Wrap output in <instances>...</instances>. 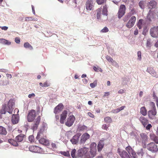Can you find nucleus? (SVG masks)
I'll return each instance as SVG.
<instances>
[{
  "mask_svg": "<svg viewBox=\"0 0 158 158\" xmlns=\"http://www.w3.org/2000/svg\"><path fill=\"white\" fill-rule=\"evenodd\" d=\"M130 17V15H129L128 14L124 17L123 18V20L124 22H126L128 20Z\"/></svg>",
  "mask_w": 158,
  "mask_h": 158,
  "instance_id": "obj_49",
  "label": "nucleus"
},
{
  "mask_svg": "<svg viewBox=\"0 0 158 158\" xmlns=\"http://www.w3.org/2000/svg\"><path fill=\"white\" fill-rule=\"evenodd\" d=\"M19 118L16 115L13 114L12 116L11 121L14 124L17 123L19 122Z\"/></svg>",
  "mask_w": 158,
  "mask_h": 158,
  "instance_id": "obj_26",
  "label": "nucleus"
},
{
  "mask_svg": "<svg viewBox=\"0 0 158 158\" xmlns=\"http://www.w3.org/2000/svg\"><path fill=\"white\" fill-rule=\"evenodd\" d=\"M24 47L26 48H29L30 50H32V47L28 42L25 43L24 44Z\"/></svg>",
  "mask_w": 158,
  "mask_h": 158,
  "instance_id": "obj_37",
  "label": "nucleus"
},
{
  "mask_svg": "<svg viewBox=\"0 0 158 158\" xmlns=\"http://www.w3.org/2000/svg\"><path fill=\"white\" fill-rule=\"evenodd\" d=\"M62 154L66 156H70L69 153L68 151L63 152Z\"/></svg>",
  "mask_w": 158,
  "mask_h": 158,
  "instance_id": "obj_52",
  "label": "nucleus"
},
{
  "mask_svg": "<svg viewBox=\"0 0 158 158\" xmlns=\"http://www.w3.org/2000/svg\"><path fill=\"white\" fill-rule=\"evenodd\" d=\"M155 14H156L154 11L150 10L147 15V19L149 21H152V20L154 19L155 16Z\"/></svg>",
  "mask_w": 158,
  "mask_h": 158,
  "instance_id": "obj_18",
  "label": "nucleus"
},
{
  "mask_svg": "<svg viewBox=\"0 0 158 158\" xmlns=\"http://www.w3.org/2000/svg\"><path fill=\"white\" fill-rule=\"evenodd\" d=\"M150 139L156 144H158V136L153 134H151L150 135Z\"/></svg>",
  "mask_w": 158,
  "mask_h": 158,
  "instance_id": "obj_27",
  "label": "nucleus"
},
{
  "mask_svg": "<svg viewBox=\"0 0 158 158\" xmlns=\"http://www.w3.org/2000/svg\"><path fill=\"white\" fill-rule=\"evenodd\" d=\"M0 43L4 44L10 45L11 44V42L6 40L4 39H0Z\"/></svg>",
  "mask_w": 158,
  "mask_h": 158,
  "instance_id": "obj_33",
  "label": "nucleus"
},
{
  "mask_svg": "<svg viewBox=\"0 0 158 158\" xmlns=\"http://www.w3.org/2000/svg\"><path fill=\"white\" fill-rule=\"evenodd\" d=\"M29 148L30 151L35 152L41 153L43 151L42 149L36 146H30Z\"/></svg>",
  "mask_w": 158,
  "mask_h": 158,
  "instance_id": "obj_12",
  "label": "nucleus"
},
{
  "mask_svg": "<svg viewBox=\"0 0 158 158\" xmlns=\"http://www.w3.org/2000/svg\"><path fill=\"white\" fill-rule=\"evenodd\" d=\"M32 18L31 17H26L25 18V21H29L31 20H33L32 19H31Z\"/></svg>",
  "mask_w": 158,
  "mask_h": 158,
  "instance_id": "obj_55",
  "label": "nucleus"
},
{
  "mask_svg": "<svg viewBox=\"0 0 158 158\" xmlns=\"http://www.w3.org/2000/svg\"><path fill=\"white\" fill-rule=\"evenodd\" d=\"M40 116H38L37 118L35 119V123L32 126V128L34 130H36L37 129L38 125L40 123Z\"/></svg>",
  "mask_w": 158,
  "mask_h": 158,
  "instance_id": "obj_21",
  "label": "nucleus"
},
{
  "mask_svg": "<svg viewBox=\"0 0 158 158\" xmlns=\"http://www.w3.org/2000/svg\"><path fill=\"white\" fill-rule=\"evenodd\" d=\"M6 111V104L3 105L2 108L0 111V114H5Z\"/></svg>",
  "mask_w": 158,
  "mask_h": 158,
  "instance_id": "obj_36",
  "label": "nucleus"
},
{
  "mask_svg": "<svg viewBox=\"0 0 158 158\" xmlns=\"http://www.w3.org/2000/svg\"><path fill=\"white\" fill-rule=\"evenodd\" d=\"M138 59L140 60L141 59V52L140 51H138L137 52Z\"/></svg>",
  "mask_w": 158,
  "mask_h": 158,
  "instance_id": "obj_54",
  "label": "nucleus"
},
{
  "mask_svg": "<svg viewBox=\"0 0 158 158\" xmlns=\"http://www.w3.org/2000/svg\"><path fill=\"white\" fill-rule=\"evenodd\" d=\"M104 121L107 123H110L112 122V119L110 117L107 116L105 118Z\"/></svg>",
  "mask_w": 158,
  "mask_h": 158,
  "instance_id": "obj_41",
  "label": "nucleus"
},
{
  "mask_svg": "<svg viewBox=\"0 0 158 158\" xmlns=\"http://www.w3.org/2000/svg\"><path fill=\"white\" fill-rule=\"evenodd\" d=\"M124 93V91L123 89H120L118 91V93L119 94H122Z\"/></svg>",
  "mask_w": 158,
  "mask_h": 158,
  "instance_id": "obj_64",
  "label": "nucleus"
},
{
  "mask_svg": "<svg viewBox=\"0 0 158 158\" xmlns=\"http://www.w3.org/2000/svg\"><path fill=\"white\" fill-rule=\"evenodd\" d=\"M106 0H96V2L98 5H101L106 2Z\"/></svg>",
  "mask_w": 158,
  "mask_h": 158,
  "instance_id": "obj_46",
  "label": "nucleus"
},
{
  "mask_svg": "<svg viewBox=\"0 0 158 158\" xmlns=\"http://www.w3.org/2000/svg\"><path fill=\"white\" fill-rule=\"evenodd\" d=\"M152 43L151 41V40L150 39H148L146 44L147 47L149 48H150L152 46Z\"/></svg>",
  "mask_w": 158,
  "mask_h": 158,
  "instance_id": "obj_39",
  "label": "nucleus"
},
{
  "mask_svg": "<svg viewBox=\"0 0 158 158\" xmlns=\"http://www.w3.org/2000/svg\"><path fill=\"white\" fill-rule=\"evenodd\" d=\"M97 80H95L93 83L90 84V86L92 88H94L97 85Z\"/></svg>",
  "mask_w": 158,
  "mask_h": 158,
  "instance_id": "obj_44",
  "label": "nucleus"
},
{
  "mask_svg": "<svg viewBox=\"0 0 158 158\" xmlns=\"http://www.w3.org/2000/svg\"><path fill=\"white\" fill-rule=\"evenodd\" d=\"M75 120V118L73 115H70L68 118L65 124L67 126L70 127L73 125Z\"/></svg>",
  "mask_w": 158,
  "mask_h": 158,
  "instance_id": "obj_8",
  "label": "nucleus"
},
{
  "mask_svg": "<svg viewBox=\"0 0 158 158\" xmlns=\"http://www.w3.org/2000/svg\"><path fill=\"white\" fill-rule=\"evenodd\" d=\"M81 135L80 133H77L74 135L70 141L73 144H76L78 142L79 139Z\"/></svg>",
  "mask_w": 158,
  "mask_h": 158,
  "instance_id": "obj_16",
  "label": "nucleus"
},
{
  "mask_svg": "<svg viewBox=\"0 0 158 158\" xmlns=\"http://www.w3.org/2000/svg\"><path fill=\"white\" fill-rule=\"evenodd\" d=\"M0 134L4 135H6L7 134L6 128L1 126H0Z\"/></svg>",
  "mask_w": 158,
  "mask_h": 158,
  "instance_id": "obj_35",
  "label": "nucleus"
},
{
  "mask_svg": "<svg viewBox=\"0 0 158 158\" xmlns=\"http://www.w3.org/2000/svg\"><path fill=\"white\" fill-rule=\"evenodd\" d=\"M109 31L108 28L107 27H105L100 32L102 33H106L108 32Z\"/></svg>",
  "mask_w": 158,
  "mask_h": 158,
  "instance_id": "obj_51",
  "label": "nucleus"
},
{
  "mask_svg": "<svg viewBox=\"0 0 158 158\" xmlns=\"http://www.w3.org/2000/svg\"><path fill=\"white\" fill-rule=\"evenodd\" d=\"M145 2L141 1L139 2V5L141 8L143 9L145 7Z\"/></svg>",
  "mask_w": 158,
  "mask_h": 158,
  "instance_id": "obj_38",
  "label": "nucleus"
},
{
  "mask_svg": "<svg viewBox=\"0 0 158 158\" xmlns=\"http://www.w3.org/2000/svg\"><path fill=\"white\" fill-rule=\"evenodd\" d=\"M139 120L144 127H145L148 123V119L143 116H141L139 118Z\"/></svg>",
  "mask_w": 158,
  "mask_h": 158,
  "instance_id": "obj_22",
  "label": "nucleus"
},
{
  "mask_svg": "<svg viewBox=\"0 0 158 158\" xmlns=\"http://www.w3.org/2000/svg\"><path fill=\"white\" fill-rule=\"evenodd\" d=\"M143 20L142 19H140L138 22L137 26L139 29H141L143 25Z\"/></svg>",
  "mask_w": 158,
  "mask_h": 158,
  "instance_id": "obj_34",
  "label": "nucleus"
},
{
  "mask_svg": "<svg viewBox=\"0 0 158 158\" xmlns=\"http://www.w3.org/2000/svg\"><path fill=\"white\" fill-rule=\"evenodd\" d=\"M88 115L90 117L94 118V115L90 112H89L88 113Z\"/></svg>",
  "mask_w": 158,
  "mask_h": 158,
  "instance_id": "obj_62",
  "label": "nucleus"
},
{
  "mask_svg": "<svg viewBox=\"0 0 158 158\" xmlns=\"http://www.w3.org/2000/svg\"><path fill=\"white\" fill-rule=\"evenodd\" d=\"M50 83H48V82L47 81H46L44 83L43 86H44V87H48L50 86Z\"/></svg>",
  "mask_w": 158,
  "mask_h": 158,
  "instance_id": "obj_53",
  "label": "nucleus"
},
{
  "mask_svg": "<svg viewBox=\"0 0 158 158\" xmlns=\"http://www.w3.org/2000/svg\"><path fill=\"white\" fill-rule=\"evenodd\" d=\"M109 126H107L106 124H104L102 126V128L103 129L107 130L108 127Z\"/></svg>",
  "mask_w": 158,
  "mask_h": 158,
  "instance_id": "obj_57",
  "label": "nucleus"
},
{
  "mask_svg": "<svg viewBox=\"0 0 158 158\" xmlns=\"http://www.w3.org/2000/svg\"><path fill=\"white\" fill-rule=\"evenodd\" d=\"M15 42L17 44H19L20 42V39L18 37H16L15 39Z\"/></svg>",
  "mask_w": 158,
  "mask_h": 158,
  "instance_id": "obj_60",
  "label": "nucleus"
},
{
  "mask_svg": "<svg viewBox=\"0 0 158 158\" xmlns=\"http://www.w3.org/2000/svg\"><path fill=\"white\" fill-rule=\"evenodd\" d=\"M90 138V135L87 133H84L81 136L80 142L81 144H84L86 141Z\"/></svg>",
  "mask_w": 158,
  "mask_h": 158,
  "instance_id": "obj_14",
  "label": "nucleus"
},
{
  "mask_svg": "<svg viewBox=\"0 0 158 158\" xmlns=\"http://www.w3.org/2000/svg\"><path fill=\"white\" fill-rule=\"evenodd\" d=\"M51 146L52 148L53 149H56L57 148V146L55 143H52L51 144Z\"/></svg>",
  "mask_w": 158,
  "mask_h": 158,
  "instance_id": "obj_56",
  "label": "nucleus"
},
{
  "mask_svg": "<svg viewBox=\"0 0 158 158\" xmlns=\"http://www.w3.org/2000/svg\"><path fill=\"white\" fill-rule=\"evenodd\" d=\"M125 149L132 158H137V156L135 152L131 146H127Z\"/></svg>",
  "mask_w": 158,
  "mask_h": 158,
  "instance_id": "obj_10",
  "label": "nucleus"
},
{
  "mask_svg": "<svg viewBox=\"0 0 158 158\" xmlns=\"http://www.w3.org/2000/svg\"><path fill=\"white\" fill-rule=\"evenodd\" d=\"M67 111L66 110H64L61 114L60 122L61 124L64 123V121L67 117Z\"/></svg>",
  "mask_w": 158,
  "mask_h": 158,
  "instance_id": "obj_15",
  "label": "nucleus"
},
{
  "mask_svg": "<svg viewBox=\"0 0 158 158\" xmlns=\"http://www.w3.org/2000/svg\"><path fill=\"white\" fill-rule=\"evenodd\" d=\"M107 6L106 5H105L103 6V9L102 10V13L103 15L105 16V17L106 19H107Z\"/></svg>",
  "mask_w": 158,
  "mask_h": 158,
  "instance_id": "obj_32",
  "label": "nucleus"
},
{
  "mask_svg": "<svg viewBox=\"0 0 158 158\" xmlns=\"http://www.w3.org/2000/svg\"><path fill=\"white\" fill-rule=\"evenodd\" d=\"M151 103L152 105V108L148 111V115L150 119H153L155 118V116L157 114V111L155 103L153 102H152Z\"/></svg>",
  "mask_w": 158,
  "mask_h": 158,
  "instance_id": "obj_3",
  "label": "nucleus"
},
{
  "mask_svg": "<svg viewBox=\"0 0 158 158\" xmlns=\"http://www.w3.org/2000/svg\"><path fill=\"white\" fill-rule=\"evenodd\" d=\"M147 148L148 150L152 153H155L158 151L157 146L153 142L147 144Z\"/></svg>",
  "mask_w": 158,
  "mask_h": 158,
  "instance_id": "obj_4",
  "label": "nucleus"
},
{
  "mask_svg": "<svg viewBox=\"0 0 158 158\" xmlns=\"http://www.w3.org/2000/svg\"><path fill=\"white\" fill-rule=\"evenodd\" d=\"M137 154L139 156L142 157L143 154V149L141 148L140 150H139L137 152Z\"/></svg>",
  "mask_w": 158,
  "mask_h": 158,
  "instance_id": "obj_43",
  "label": "nucleus"
},
{
  "mask_svg": "<svg viewBox=\"0 0 158 158\" xmlns=\"http://www.w3.org/2000/svg\"><path fill=\"white\" fill-rule=\"evenodd\" d=\"M156 5V2L154 0L151 1L148 4V8L151 9L155 8Z\"/></svg>",
  "mask_w": 158,
  "mask_h": 158,
  "instance_id": "obj_24",
  "label": "nucleus"
},
{
  "mask_svg": "<svg viewBox=\"0 0 158 158\" xmlns=\"http://www.w3.org/2000/svg\"><path fill=\"white\" fill-rule=\"evenodd\" d=\"M86 9L87 10H91L93 7L92 0H88L85 3Z\"/></svg>",
  "mask_w": 158,
  "mask_h": 158,
  "instance_id": "obj_17",
  "label": "nucleus"
},
{
  "mask_svg": "<svg viewBox=\"0 0 158 158\" xmlns=\"http://www.w3.org/2000/svg\"><path fill=\"white\" fill-rule=\"evenodd\" d=\"M136 20V17L135 16L131 17L128 22L126 24V27L128 28H131L134 25Z\"/></svg>",
  "mask_w": 158,
  "mask_h": 158,
  "instance_id": "obj_11",
  "label": "nucleus"
},
{
  "mask_svg": "<svg viewBox=\"0 0 158 158\" xmlns=\"http://www.w3.org/2000/svg\"><path fill=\"white\" fill-rule=\"evenodd\" d=\"M45 132L44 129H41L38 132L36 139H38L41 138L45 137Z\"/></svg>",
  "mask_w": 158,
  "mask_h": 158,
  "instance_id": "obj_23",
  "label": "nucleus"
},
{
  "mask_svg": "<svg viewBox=\"0 0 158 158\" xmlns=\"http://www.w3.org/2000/svg\"><path fill=\"white\" fill-rule=\"evenodd\" d=\"M28 140L31 143L34 142L35 140L34 136L33 135L29 136L28 138Z\"/></svg>",
  "mask_w": 158,
  "mask_h": 158,
  "instance_id": "obj_50",
  "label": "nucleus"
},
{
  "mask_svg": "<svg viewBox=\"0 0 158 158\" xmlns=\"http://www.w3.org/2000/svg\"><path fill=\"white\" fill-rule=\"evenodd\" d=\"M64 107V106L62 103H59L54 109V113L57 114L61 112Z\"/></svg>",
  "mask_w": 158,
  "mask_h": 158,
  "instance_id": "obj_13",
  "label": "nucleus"
},
{
  "mask_svg": "<svg viewBox=\"0 0 158 158\" xmlns=\"http://www.w3.org/2000/svg\"><path fill=\"white\" fill-rule=\"evenodd\" d=\"M102 9V8L100 7L98 8L96 10V17L98 19H101V16Z\"/></svg>",
  "mask_w": 158,
  "mask_h": 158,
  "instance_id": "obj_29",
  "label": "nucleus"
},
{
  "mask_svg": "<svg viewBox=\"0 0 158 158\" xmlns=\"http://www.w3.org/2000/svg\"><path fill=\"white\" fill-rule=\"evenodd\" d=\"M126 10V6L123 4L121 5L119 7L118 13H117L118 17L120 19L124 15Z\"/></svg>",
  "mask_w": 158,
  "mask_h": 158,
  "instance_id": "obj_5",
  "label": "nucleus"
},
{
  "mask_svg": "<svg viewBox=\"0 0 158 158\" xmlns=\"http://www.w3.org/2000/svg\"><path fill=\"white\" fill-rule=\"evenodd\" d=\"M104 145V142L102 140H100L98 145V152H100L103 148Z\"/></svg>",
  "mask_w": 158,
  "mask_h": 158,
  "instance_id": "obj_28",
  "label": "nucleus"
},
{
  "mask_svg": "<svg viewBox=\"0 0 158 158\" xmlns=\"http://www.w3.org/2000/svg\"><path fill=\"white\" fill-rule=\"evenodd\" d=\"M140 113L143 116H145L147 114V110L145 106H143L140 108Z\"/></svg>",
  "mask_w": 158,
  "mask_h": 158,
  "instance_id": "obj_31",
  "label": "nucleus"
},
{
  "mask_svg": "<svg viewBox=\"0 0 158 158\" xmlns=\"http://www.w3.org/2000/svg\"><path fill=\"white\" fill-rule=\"evenodd\" d=\"M76 151L75 149L72 150L71 152V155L73 158H77V156H76Z\"/></svg>",
  "mask_w": 158,
  "mask_h": 158,
  "instance_id": "obj_40",
  "label": "nucleus"
},
{
  "mask_svg": "<svg viewBox=\"0 0 158 158\" xmlns=\"http://www.w3.org/2000/svg\"><path fill=\"white\" fill-rule=\"evenodd\" d=\"M25 137V135H24L20 134L15 137V140L9 139L8 140V142L14 146H18L19 145L18 143L22 141Z\"/></svg>",
  "mask_w": 158,
  "mask_h": 158,
  "instance_id": "obj_2",
  "label": "nucleus"
},
{
  "mask_svg": "<svg viewBox=\"0 0 158 158\" xmlns=\"http://www.w3.org/2000/svg\"><path fill=\"white\" fill-rule=\"evenodd\" d=\"M89 149L84 147L79 149L78 151V156L82 157L84 156L85 158H93L94 156V153L91 151H89Z\"/></svg>",
  "mask_w": 158,
  "mask_h": 158,
  "instance_id": "obj_1",
  "label": "nucleus"
},
{
  "mask_svg": "<svg viewBox=\"0 0 158 158\" xmlns=\"http://www.w3.org/2000/svg\"><path fill=\"white\" fill-rule=\"evenodd\" d=\"M136 10L135 8H132L131 9V11L128 14L129 15H130V16L134 15V14H135L136 13Z\"/></svg>",
  "mask_w": 158,
  "mask_h": 158,
  "instance_id": "obj_45",
  "label": "nucleus"
},
{
  "mask_svg": "<svg viewBox=\"0 0 158 158\" xmlns=\"http://www.w3.org/2000/svg\"><path fill=\"white\" fill-rule=\"evenodd\" d=\"M0 28L2 30L6 31L8 29V27L6 26L1 27L0 26Z\"/></svg>",
  "mask_w": 158,
  "mask_h": 158,
  "instance_id": "obj_61",
  "label": "nucleus"
},
{
  "mask_svg": "<svg viewBox=\"0 0 158 158\" xmlns=\"http://www.w3.org/2000/svg\"><path fill=\"white\" fill-rule=\"evenodd\" d=\"M14 105L15 103L13 101L11 100H10L8 102L7 106H6L7 111L10 114H12Z\"/></svg>",
  "mask_w": 158,
  "mask_h": 158,
  "instance_id": "obj_6",
  "label": "nucleus"
},
{
  "mask_svg": "<svg viewBox=\"0 0 158 158\" xmlns=\"http://www.w3.org/2000/svg\"><path fill=\"white\" fill-rule=\"evenodd\" d=\"M36 116V112L35 110H32L29 111L27 115L28 121L31 122L33 121Z\"/></svg>",
  "mask_w": 158,
  "mask_h": 158,
  "instance_id": "obj_7",
  "label": "nucleus"
},
{
  "mask_svg": "<svg viewBox=\"0 0 158 158\" xmlns=\"http://www.w3.org/2000/svg\"><path fill=\"white\" fill-rule=\"evenodd\" d=\"M151 35L154 38L158 37V26L151 28L150 31Z\"/></svg>",
  "mask_w": 158,
  "mask_h": 158,
  "instance_id": "obj_9",
  "label": "nucleus"
},
{
  "mask_svg": "<svg viewBox=\"0 0 158 158\" xmlns=\"http://www.w3.org/2000/svg\"><path fill=\"white\" fill-rule=\"evenodd\" d=\"M106 58L107 60L110 62L113 63L114 61L113 59L110 56H107L106 57Z\"/></svg>",
  "mask_w": 158,
  "mask_h": 158,
  "instance_id": "obj_48",
  "label": "nucleus"
},
{
  "mask_svg": "<svg viewBox=\"0 0 158 158\" xmlns=\"http://www.w3.org/2000/svg\"><path fill=\"white\" fill-rule=\"evenodd\" d=\"M118 152L120 156L122 158H129V156H130L125 151L123 150L122 151H120L118 149Z\"/></svg>",
  "mask_w": 158,
  "mask_h": 158,
  "instance_id": "obj_19",
  "label": "nucleus"
},
{
  "mask_svg": "<svg viewBox=\"0 0 158 158\" xmlns=\"http://www.w3.org/2000/svg\"><path fill=\"white\" fill-rule=\"evenodd\" d=\"M0 71L1 72H4V73H6V72H8V71L6 69H0Z\"/></svg>",
  "mask_w": 158,
  "mask_h": 158,
  "instance_id": "obj_63",
  "label": "nucleus"
},
{
  "mask_svg": "<svg viewBox=\"0 0 158 158\" xmlns=\"http://www.w3.org/2000/svg\"><path fill=\"white\" fill-rule=\"evenodd\" d=\"M151 124H148L146 127V129L147 130H150V129L152 127Z\"/></svg>",
  "mask_w": 158,
  "mask_h": 158,
  "instance_id": "obj_59",
  "label": "nucleus"
},
{
  "mask_svg": "<svg viewBox=\"0 0 158 158\" xmlns=\"http://www.w3.org/2000/svg\"><path fill=\"white\" fill-rule=\"evenodd\" d=\"M97 144L94 143L93 142L91 143L90 145V148L91 150H94L96 148Z\"/></svg>",
  "mask_w": 158,
  "mask_h": 158,
  "instance_id": "obj_42",
  "label": "nucleus"
},
{
  "mask_svg": "<svg viewBox=\"0 0 158 158\" xmlns=\"http://www.w3.org/2000/svg\"><path fill=\"white\" fill-rule=\"evenodd\" d=\"M147 71L153 77H158V75L156 73L153 68L149 67L148 68Z\"/></svg>",
  "mask_w": 158,
  "mask_h": 158,
  "instance_id": "obj_20",
  "label": "nucleus"
},
{
  "mask_svg": "<svg viewBox=\"0 0 158 158\" xmlns=\"http://www.w3.org/2000/svg\"><path fill=\"white\" fill-rule=\"evenodd\" d=\"M125 107V106H122L119 108H117V109H115V111L116 112L118 113V112H119L120 111L123 110Z\"/></svg>",
  "mask_w": 158,
  "mask_h": 158,
  "instance_id": "obj_47",
  "label": "nucleus"
},
{
  "mask_svg": "<svg viewBox=\"0 0 158 158\" xmlns=\"http://www.w3.org/2000/svg\"><path fill=\"white\" fill-rule=\"evenodd\" d=\"M87 129V127L84 125L80 127V129L81 130H86Z\"/></svg>",
  "mask_w": 158,
  "mask_h": 158,
  "instance_id": "obj_58",
  "label": "nucleus"
},
{
  "mask_svg": "<svg viewBox=\"0 0 158 158\" xmlns=\"http://www.w3.org/2000/svg\"><path fill=\"white\" fill-rule=\"evenodd\" d=\"M140 140H141L143 143L145 142L148 139V136L147 135L143 133H142L140 134Z\"/></svg>",
  "mask_w": 158,
  "mask_h": 158,
  "instance_id": "obj_30",
  "label": "nucleus"
},
{
  "mask_svg": "<svg viewBox=\"0 0 158 158\" xmlns=\"http://www.w3.org/2000/svg\"><path fill=\"white\" fill-rule=\"evenodd\" d=\"M38 139L39 143L42 144L48 145L49 144L48 140L44 138V137Z\"/></svg>",
  "mask_w": 158,
  "mask_h": 158,
  "instance_id": "obj_25",
  "label": "nucleus"
}]
</instances>
